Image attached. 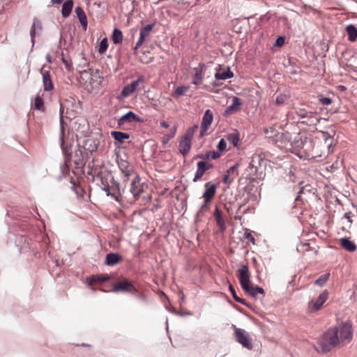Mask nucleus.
Instances as JSON below:
<instances>
[{"label": "nucleus", "mask_w": 357, "mask_h": 357, "mask_svg": "<svg viewBox=\"0 0 357 357\" xmlns=\"http://www.w3.org/2000/svg\"><path fill=\"white\" fill-rule=\"evenodd\" d=\"M352 337V326L346 322L328 328L319 338V344L324 352H328L337 346L348 344Z\"/></svg>", "instance_id": "1"}, {"label": "nucleus", "mask_w": 357, "mask_h": 357, "mask_svg": "<svg viewBox=\"0 0 357 357\" xmlns=\"http://www.w3.org/2000/svg\"><path fill=\"white\" fill-rule=\"evenodd\" d=\"M238 278L241 288L250 296L255 298L258 294L264 295L265 291L262 287L250 285V274L247 264L241 265L238 270Z\"/></svg>", "instance_id": "2"}, {"label": "nucleus", "mask_w": 357, "mask_h": 357, "mask_svg": "<svg viewBox=\"0 0 357 357\" xmlns=\"http://www.w3.org/2000/svg\"><path fill=\"white\" fill-rule=\"evenodd\" d=\"M260 161L261 158L259 155H254L252 157L251 161L245 170L247 178L255 181L261 177L262 172L259 171L261 169Z\"/></svg>", "instance_id": "3"}, {"label": "nucleus", "mask_w": 357, "mask_h": 357, "mask_svg": "<svg viewBox=\"0 0 357 357\" xmlns=\"http://www.w3.org/2000/svg\"><path fill=\"white\" fill-rule=\"evenodd\" d=\"M295 114L300 119H304L301 121V123L303 124L312 126H317L320 121V119L317 118L314 112L307 111L305 108L303 107H296Z\"/></svg>", "instance_id": "4"}, {"label": "nucleus", "mask_w": 357, "mask_h": 357, "mask_svg": "<svg viewBox=\"0 0 357 357\" xmlns=\"http://www.w3.org/2000/svg\"><path fill=\"white\" fill-rule=\"evenodd\" d=\"M100 180L102 185V190L106 192L107 195L114 197L115 199L118 201V197L120 195L119 183L114 181L112 178V185H109L107 178L101 177Z\"/></svg>", "instance_id": "5"}, {"label": "nucleus", "mask_w": 357, "mask_h": 357, "mask_svg": "<svg viewBox=\"0 0 357 357\" xmlns=\"http://www.w3.org/2000/svg\"><path fill=\"white\" fill-rule=\"evenodd\" d=\"M233 326L235 329L234 334L236 340L243 347L250 350L252 349V343L249 334L244 329L236 328L235 326Z\"/></svg>", "instance_id": "6"}, {"label": "nucleus", "mask_w": 357, "mask_h": 357, "mask_svg": "<svg viewBox=\"0 0 357 357\" xmlns=\"http://www.w3.org/2000/svg\"><path fill=\"white\" fill-rule=\"evenodd\" d=\"M112 291L114 292H128L132 294L137 293L136 288L132 283L128 280L116 282L113 286Z\"/></svg>", "instance_id": "7"}, {"label": "nucleus", "mask_w": 357, "mask_h": 357, "mask_svg": "<svg viewBox=\"0 0 357 357\" xmlns=\"http://www.w3.org/2000/svg\"><path fill=\"white\" fill-rule=\"evenodd\" d=\"M197 170L193 178V182H197L200 181L206 173V171L212 169L213 165L211 163L205 162V161H199L197 164Z\"/></svg>", "instance_id": "8"}, {"label": "nucleus", "mask_w": 357, "mask_h": 357, "mask_svg": "<svg viewBox=\"0 0 357 357\" xmlns=\"http://www.w3.org/2000/svg\"><path fill=\"white\" fill-rule=\"evenodd\" d=\"M213 119V112L210 109H206L202 117L201 123V130L199 136L202 137L205 135L209 126L211 125Z\"/></svg>", "instance_id": "9"}, {"label": "nucleus", "mask_w": 357, "mask_h": 357, "mask_svg": "<svg viewBox=\"0 0 357 357\" xmlns=\"http://www.w3.org/2000/svg\"><path fill=\"white\" fill-rule=\"evenodd\" d=\"M144 80V76H139L137 79L133 81L131 84L125 86L121 95L124 98L130 96L137 90L139 84L142 83Z\"/></svg>", "instance_id": "10"}, {"label": "nucleus", "mask_w": 357, "mask_h": 357, "mask_svg": "<svg viewBox=\"0 0 357 357\" xmlns=\"http://www.w3.org/2000/svg\"><path fill=\"white\" fill-rule=\"evenodd\" d=\"M153 26L154 24H149L140 29L139 38L136 43L135 50H137L143 45L146 38L149 37Z\"/></svg>", "instance_id": "11"}, {"label": "nucleus", "mask_w": 357, "mask_h": 357, "mask_svg": "<svg viewBox=\"0 0 357 357\" xmlns=\"http://www.w3.org/2000/svg\"><path fill=\"white\" fill-rule=\"evenodd\" d=\"M328 293L326 290L324 291L317 298V299L314 301H310L308 303L309 308L312 311H318L321 309L323 304L328 299Z\"/></svg>", "instance_id": "12"}, {"label": "nucleus", "mask_w": 357, "mask_h": 357, "mask_svg": "<svg viewBox=\"0 0 357 357\" xmlns=\"http://www.w3.org/2000/svg\"><path fill=\"white\" fill-rule=\"evenodd\" d=\"M130 190L135 200L138 199L141 193L143 192V186L141 183V178L139 175H136L132 179Z\"/></svg>", "instance_id": "13"}, {"label": "nucleus", "mask_w": 357, "mask_h": 357, "mask_svg": "<svg viewBox=\"0 0 357 357\" xmlns=\"http://www.w3.org/2000/svg\"><path fill=\"white\" fill-rule=\"evenodd\" d=\"M204 188L203 198L206 203H209L215 195L217 185L211 182H207L205 183Z\"/></svg>", "instance_id": "14"}, {"label": "nucleus", "mask_w": 357, "mask_h": 357, "mask_svg": "<svg viewBox=\"0 0 357 357\" xmlns=\"http://www.w3.org/2000/svg\"><path fill=\"white\" fill-rule=\"evenodd\" d=\"M118 166L124 176V181H128V177L133 172L132 167L130 166L129 162L126 160L122 158L117 159Z\"/></svg>", "instance_id": "15"}, {"label": "nucleus", "mask_w": 357, "mask_h": 357, "mask_svg": "<svg viewBox=\"0 0 357 357\" xmlns=\"http://www.w3.org/2000/svg\"><path fill=\"white\" fill-rule=\"evenodd\" d=\"M132 122H142V119L139 116L136 115L133 112L129 111L126 114L123 115L118 120V125L121 126L126 123H132Z\"/></svg>", "instance_id": "16"}, {"label": "nucleus", "mask_w": 357, "mask_h": 357, "mask_svg": "<svg viewBox=\"0 0 357 357\" xmlns=\"http://www.w3.org/2000/svg\"><path fill=\"white\" fill-rule=\"evenodd\" d=\"M40 72L43 76V85L45 91H50L54 89V84L52 83L50 73L48 70H43V68L40 69Z\"/></svg>", "instance_id": "17"}, {"label": "nucleus", "mask_w": 357, "mask_h": 357, "mask_svg": "<svg viewBox=\"0 0 357 357\" xmlns=\"http://www.w3.org/2000/svg\"><path fill=\"white\" fill-rule=\"evenodd\" d=\"M191 140V138L184 135L179 142V151L183 156L188 155L190 150Z\"/></svg>", "instance_id": "18"}, {"label": "nucleus", "mask_w": 357, "mask_h": 357, "mask_svg": "<svg viewBox=\"0 0 357 357\" xmlns=\"http://www.w3.org/2000/svg\"><path fill=\"white\" fill-rule=\"evenodd\" d=\"M205 67V64L203 63H199V66L196 68H194L193 70L195 73L192 76L193 80L192 84L195 85H199L202 82L203 78V70Z\"/></svg>", "instance_id": "19"}, {"label": "nucleus", "mask_w": 357, "mask_h": 357, "mask_svg": "<svg viewBox=\"0 0 357 357\" xmlns=\"http://www.w3.org/2000/svg\"><path fill=\"white\" fill-rule=\"evenodd\" d=\"M43 30L41 22L36 17L33 19V24L30 29V36L31 38L32 44H34V37L36 33H39Z\"/></svg>", "instance_id": "20"}, {"label": "nucleus", "mask_w": 357, "mask_h": 357, "mask_svg": "<svg viewBox=\"0 0 357 357\" xmlns=\"http://www.w3.org/2000/svg\"><path fill=\"white\" fill-rule=\"evenodd\" d=\"M75 13L77 15L83 30L86 31L87 29L88 22L84 10L81 6H77L75 9Z\"/></svg>", "instance_id": "21"}, {"label": "nucleus", "mask_w": 357, "mask_h": 357, "mask_svg": "<svg viewBox=\"0 0 357 357\" xmlns=\"http://www.w3.org/2000/svg\"><path fill=\"white\" fill-rule=\"evenodd\" d=\"M122 257L118 253L110 252L106 255L105 264L108 266H114L120 262Z\"/></svg>", "instance_id": "22"}, {"label": "nucleus", "mask_w": 357, "mask_h": 357, "mask_svg": "<svg viewBox=\"0 0 357 357\" xmlns=\"http://www.w3.org/2000/svg\"><path fill=\"white\" fill-rule=\"evenodd\" d=\"M111 136L120 144H123L126 139L130 138L128 133L121 131H112Z\"/></svg>", "instance_id": "23"}, {"label": "nucleus", "mask_w": 357, "mask_h": 357, "mask_svg": "<svg viewBox=\"0 0 357 357\" xmlns=\"http://www.w3.org/2000/svg\"><path fill=\"white\" fill-rule=\"evenodd\" d=\"M234 76V73L230 70L229 67H227L226 70H218L215 74V78L217 80H226L229 78H231Z\"/></svg>", "instance_id": "24"}, {"label": "nucleus", "mask_w": 357, "mask_h": 357, "mask_svg": "<svg viewBox=\"0 0 357 357\" xmlns=\"http://www.w3.org/2000/svg\"><path fill=\"white\" fill-rule=\"evenodd\" d=\"M340 245L349 252H354L356 250V244L348 238H341Z\"/></svg>", "instance_id": "25"}, {"label": "nucleus", "mask_w": 357, "mask_h": 357, "mask_svg": "<svg viewBox=\"0 0 357 357\" xmlns=\"http://www.w3.org/2000/svg\"><path fill=\"white\" fill-rule=\"evenodd\" d=\"M65 105L63 102L60 103V125H61V133H60V142L61 146H63L64 143V126H63V113H64Z\"/></svg>", "instance_id": "26"}, {"label": "nucleus", "mask_w": 357, "mask_h": 357, "mask_svg": "<svg viewBox=\"0 0 357 357\" xmlns=\"http://www.w3.org/2000/svg\"><path fill=\"white\" fill-rule=\"evenodd\" d=\"M73 7V0H67L66 1L61 9V14L63 17L66 18L69 17L71 13L72 9Z\"/></svg>", "instance_id": "27"}, {"label": "nucleus", "mask_w": 357, "mask_h": 357, "mask_svg": "<svg viewBox=\"0 0 357 357\" xmlns=\"http://www.w3.org/2000/svg\"><path fill=\"white\" fill-rule=\"evenodd\" d=\"M348 40L354 42L357 39V28L354 24H349L346 27Z\"/></svg>", "instance_id": "28"}, {"label": "nucleus", "mask_w": 357, "mask_h": 357, "mask_svg": "<svg viewBox=\"0 0 357 357\" xmlns=\"http://www.w3.org/2000/svg\"><path fill=\"white\" fill-rule=\"evenodd\" d=\"M227 140L233 144L234 147H236L239 142V133L237 131L229 133L225 136Z\"/></svg>", "instance_id": "29"}, {"label": "nucleus", "mask_w": 357, "mask_h": 357, "mask_svg": "<svg viewBox=\"0 0 357 357\" xmlns=\"http://www.w3.org/2000/svg\"><path fill=\"white\" fill-rule=\"evenodd\" d=\"M112 40L114 44H120L123 41V33L120 29H114L112 33Z\"/></svg>", "instance_id": "30"}, {"label": "nucleus", "mask_w": 357, "mask_h": 357, "mask_svg": "<svg viewBox=\"0 0 357 357\" xmlns=\"http://www.w3.org/2000/svg\"><path fill=\"white\" fill-rule=\"evenodd\" d=\"M241 104L242 102L239 98L234 97L232 99V103L227 108L226 112H231L232 110L238 109Z\"/></svg>", "instance_id": "31"}, {"label": "nucleus", "mask_w": 357, "mask_h": 357, "mask_svg": "<svg viewBox=\"0 0 357 357\" xmlns=\"http://www.w3.org/2000/svg\"><path fill=\"white\" fill-rule=\"evenodd\" d=\"M214 216H215L217 225L219 226V227H220V228L224 227H225V221L222 218V213L218 207L215 208V210L214 212Z\"/></svg>", "instance_id": "32"}, {"label": "nucleus", "mask_w": 357, "mask_h": 357, "mask_svg": "<svg viewBox=\"0 0 357 357\" xmlns=\"http://www.w3.org/2000/svg\"><path fill=\"white\" fill-rule=\"evenodd\" d=\"M229 290L230 293L231 294L232 297L235 300V301H236L237 303H239L242 305H247L245 300L237 296L234 287L231 284H229Z\"/></svg>", "instance_id": "33"}, {"label": "nucleus", "mask_w": 357, "mask_h": 357, "mask_svg": "<svg viewBox=\"0 0 357 357\" xmlns=\"http://www.w3.org/2000/svg\"><path fill=\"white\" fill-rule=\"evenodd\" d=\"M330 277V273H326L325 274L321 275L319 278H317L314 282V284L320 287L324 286L326 282L328 280Z\"/></svg>", "instance_id": "34"}, {"label": "nucleus", "mask_w": 357, "mask_h": 357, "mask_svg": "<svg viewBox=\"0 0 357 357\" xmlns=\"http://www.w3.org/2000/svg\"><path fill=\"white\" fill-rule=\"evenodd\" d=\"M34 108L38 111L43 112L45 110L44 102L42 98L38 95L34 100Z\"/></svg>", "instance_id": "35"}, {"label": "nucleus", "mask_w": 357, "mask_h": 357, "mask_svg": "<svg viewBox=\"0 0 357 357\" xmlns=\"http://www.w3.org/2000/svg\"><path fill=\"white\" fill-rule=\"evenodd\" d=\"M176 126H174L171 130H170V132L168 133V134H166L164 135L163 137V142L164 143H167L171 139H172L174 136H175V134H176Z\"/></svg>", "instance_id": "36"}, {"label": "nucleus", "mask_w": 357, "mask_h": 357, "mask_svg": "<svg viewBox=\"0 0 357 357\" xmlns=\"http://www.w3.org/2000/svg\"><path fill=\"white\" fill-rule=\"evenodd\" d=\"M288 98L289 97L287 95L280 93L278 96H277V97L275 98V104L278 106H280L285 102V101L288 99Z\"/></svg>", "instance_id": "37"}, {"label": "nucleus", "mask_w": 357, "mask_h": 357, "mask_svg": "<svg viewBox=\"0 0 357 357\" xmlns=\"http://www.w3.org/2000/svg\"><path fill=\"white\" fill-rule=\"evenodd\" d=\"M107 47H108V45H107V40L106 38H103L101 41H100V43L99 45V47H98V52L100 54H103L105 52V51L107 50Z\"/></svg>", "instance_id": "38"}, {"label": "nucleus", "mask_w": 357, "mask_h": 357, "mask_svg": "<svg viewBox=\"0 0 357 357\" xmlns=\"http://www.w3.org/2000/svg\"><path fill=\"white\" fill-rule=\"evenodd\" d=\"M206 160L208 159H213L215 160L220 157V153L218 151H208L206 153Z\"/></svg>", "instance_id": "39"}, {"label": "nucleus", "mask_w": 357, "mask_h": 357, "mask_svg": "<svg viewBox=\"0 0 357 357\" xmlns=\"http://www.w3.org/2000/svg\"><path fill=\"white\" fill-rule=\"evenodd\" d=\"M188 89V87L185 86H178L174 91V96L178 97L183 96Z\"/></svg>", "instance_id": "40"}, {"label": "nucleus", "mask_w": 357, "mask_h": 357, "mask_svg": "<svg viewBox=\"0 0 357 357\" xmlns=\"http://www.w3.org/2000/svg\"><path fill=\"white\" fill-rule=\"evenodd\" d=\"M207 204L208 203H206L205 201L204 200V204H202V206H200L199 210L197 213V217H199L200 218V217H202L204 215V212H206L208 209Z\"/></svg>", "instance_id": "41"}, {"label": "nucleus", "mask_w": 357, "mask_h": 357, "mask_svg": "<svg viewBox=\"0 0 357 357\" xmlns=\"http://www.w3.org/2000/svg\"><path fill=\"white\" fill-rule=\"evenodd\" d=\"M198 129V125H195L193 126L191 128H189L185 133L184 134L185 135L189 137L190 138L192 139L193 137V135L195 133V132Z\"/></svg>", "instance_id": "42"}, {"label": "nucleus", "mask_w": 357, "mask_h": 357, "mask_svg": "<svg viewBox=\"0 0 357 357\" xmlns=\"http://www.w3.org/2000/svg\"><path fill=\"white\" fill-rule=\"evenodd\" d=\"M218 149L220 151H225L227 148V143L224 139H221L217 146Z\"/></svg>", "instance_id": "43"}, {"label": "nucleus", "mask_w": 357, "mask_h": 357, "mask_svg": "<svg viewBox=\"0 0 357 357\" xmlns=\"http://www.w3.org/2000/svg\"><path fill=\"white\" fill-rule=\"evenodd\" d=\"M319 102L323 105H329L332 103L333 100L328 97H321L319 99Z\"/></svg>", "instance_id": "44"}, {"label": "nucleus", "mask_w": 357, "mask_h": 357, "mask_svg": "<svg viewBox=\"0 0 357 357\" xmlns=\"http://www.w3.org/2000/svg\"><path fill=\"white\" fill-rule=\"evenodd\" d=\"M284 41H285V38H284V37H283V36H279V37L277 38V40H276V41H275V43L274 45H275V46H278V47H281V46H282V45H284Z\"/></svg>", "instance_id": "45"}, {"label": "nucleus", "mask_w": 357, "mask_h": 357, "mask_svg": "<svg viewBox=\"0 0 357 357\" xmlns=\"http://www.w3.org/2000/svg\"><path fill=\"white\" fill-rule=\"evenodd\" d=\"M234 181V178H231L229 174H226L223 177V183L229 184Z\"/></svg>", "instance_id": "46"}, {"label": "nucleus", "mask_w": 357, "mask_h": 357, "mask_svg": "<svg viewBox=\"0 0 357 357\" xmlns=\"http://www.w3.org/2000/svg\"><path fill=\"white\" fill-rule=\"evenodd\" d=\"M244 236L245 238L248 239L250 241H251L253 244H255V238L254 236L250 233L246 231L244 234Z\"/></svg>", "instance_id": "47"}, {"label": "nucleus", "mask_w": 357, "mask_h": 357, "mask_svg": "<svg viewBox=\"0 0 357 357\" xmlns=\"http://www.w3.org/2000/svg\"><path fill=\"white\" fill-rule=\"evenodd\" d=\"M61 171H62V172H63V173H65V172L68 173V171H69V167H68V164H67L66 161H65V162H63V164H62V165H61Z\"/></svg>", "instance_id": "48"}, {"label": "nucleus", "mask_w": 357, "mask_h": 357, "mask_svg": "<svg viewBox=\"0 0 357 357\" xmlns=\"http://www.w3.org/2000/svg\"><path fill=\"white\" fill-rule=\"evenodd\" d=\"M238 166V164H236L234 165H233L232 167H231L227 171V174H234V172H235L236 170V167Z\"/></svg>", "instance_id": "49"}, {"label": "nucleus", "mask_w": 357, "mask_h": 357, "mask_svg": "<svg viewBox=\"0 0 357 357\" xmlns=\"http://www.w3.org/2000/svg\"><path fill=\"white\" fill-rule=\"evenodd\" d=\"M351 212H347V213H345L344 215V218H346L349 222L351 223L352 222V220L351 219Z\"/></svg>", "instance_id": "50"}, {"label": "nucleus", "mask_w": 357, "mask_h": 357, "mask_svg": "<svg viewBox=\"0 0 357 357\" xmlns=\"http://www.w3.org/2000/svg\"><path fill=\"white\" fill-rule=\"evenodd\" d=\"M210 0H197L195 5H205L208 3Z\"/></svg>", "instance_id": "51"}, {"label": "nucleus", "mask_w": 357, "mask_h": 357, "mask_svg": "<svg viewBox=\"0 0 357 357\" xmlns=\"http://www.w3.org/2000/svg\"><path fill=\"white\" fill-rule=\"evenodd\" d=\"M109 278H110V277L107 275L98 277V280L100 282H106V281L109 280Z\"/></svg>", "instance_id": "52"}, {"label": "nucleus", "mask_w": 357, "mask_h": 357, "mask_svg": "<svg viewBox=\"0 0 357 357\" xmlns=\"http://www.w3.org/2000/svg\"><path fill=\"white\" fill-rule=\"evenodd\" d=\"M197 158H201L203 160H206V154H197L193 158L194 160L197 159Z\"/></svg>", "instance_id": "53"}, {"label": "nucleus", "mask_w": 357, "mask_h": 357, "mask_svg": "<svg viewBox=\"0 0 357 357\" xmlns=\"http://www.w3.org/2000/svg\"><path fill=\"white\" fill-rule=\"evenodd\" d=\"M160 126L165 128H167L169 127V124L166 121H164L160 122Z\"/></svg>", "instance_id": "54"}, {"label": "nucleus", "mask_w": 357, "mask_h": 357, "mask_svg": "<svg viewBox=\"0 0 357 357\" xmlns=\"http://www.w3.org/2000/svg\"><path fill=\"white\" fill-rule=\"evenodd\" d=\"M52 4H60L62 0H51Z\"/></svg>", "instance_id": "55"}, {"label": "nucleus", "mask_w": 357, "mask_h": 357, "mask_svg": "<svg viewBox=\"0 0 357 357\" xmlns=\"http://www.w3.org/2000/svg\"><path fill=\"white\" fill-rule=\"evenodd\" d=\"M63 62L65 63V66L67 68H69L70 65L68 63L67 60H66L63 57L62 58Z\"/></svg>", "instance_id": "56"}, {"label": "nucleus", "mask_w": 357, "mask_h": 357, "mask_svg": "<svg viewBox=\"0 0 357 357\" xmlns=\"http://www.w3.org/2000/svg\"><path fill=\"white\" fill-rule=\"evenodd\" d=\"M323 137L325 138V140H327L328 137H329V134L327 132H323Z\"/></svg>", "instance_id": "57"}, {"label": "nucleus", "mask_w": 357, "mask_h": 357, "mask_svg": "<svg viewBox=\"0 0 357 357\" xmlns=\"http://www.w3.org/2000/svg\"><path fill=\"white\" fill-rule=\"evenodd\" d=\"M46 60L47 61V62L49 63H51L52 62V60H51V56L50 54H47L46 55Z\"/></svg>", "instance_id": "58"}, {"label": "nucleus", "mask_w": 357, "mask_h": 357, "mask_svg": "<svg viewBox=\"0 0 357 357\" xmlns=\"http://www.w3.org/2000/svg\"><path fill=\"white\" fill-rule=\"evenodd\" d=\"M93 71H94V70H93V69H92V68H89V73H90V75H93Z\"/></svg>", "instance_id": "59"}, {"label": "nucleus", "mask_w": 357, "mask_h": 357, "mask_svg": "<svg viewBox=\"0 0 357 357\" xmlns=\"http://www.w3.org/2000/svg\"><path fill=\"white\" fill-rule=\"evenodd\" d=\"M339 87H340V89L342 91H344V90H345V89H346V87H345V86H340Z\"/></svg>", "instance_id": "60"}, {"label": "nucleus", "mask_w": 357, "mask_h": 357, "mask_svg": "<svg viewBox=\"0 0 357 357\" xmlns=\"http://www.w3.org/2000/svg\"><path fill=\"white\" fill-rule=\"evenodd\" d=\"M213 85H214V86H219V84H218V83H216V82H214V83H213Z\"/></svg>", "instance_id": "61"}, {"label": "nucleus", "mask_w": 357, "mask_h": 357, "mask_svg": "<svg viewBox=\"0 0 357 357\" xmlns=\"http://www.w3.org/2000/svg\"><path fill=\"white\" fill-rule=\"evenodd\" d=\"M83 73H87V71L86 70H84Z\"/></svg>", "instance_id": "62"}, {"label": "nucleus", "mask_w": 357, "mask_h": 357, "mask_svg": "<svg viewBox=\"0 0 357 357\" xmlns=\"http://www.w3.org/2000/svg\"><path fill=\"white\" fill-rule=\"evenodd\" d=\"M302 192H303V190L301 189L299 192L301 193Z\"/></svg>", "instance_id": "63"}]
</instances>
